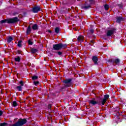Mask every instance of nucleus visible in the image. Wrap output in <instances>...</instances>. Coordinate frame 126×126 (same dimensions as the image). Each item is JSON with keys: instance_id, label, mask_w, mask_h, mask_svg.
I'll return each mask as SVG.
<instances>
[{"instance_id": "nucleus-32", "label": "nucleus", "mask_w": 126, "mask_h": 126, "mask_svg": "<svg viewBox=\"0 0 126 126\" xmlns=\"http://www.w3.org/2000/svg\"><path fill=\"white\" fill-rule=\"evenodd\" d=\"M63 54V53H62V52L61 51H59L58 52V54L59 55V56H61V55Z\"/></svg>"}, {"instance_id": "nucleus-12", "label": "nucleus", "mask_w": 126, "mask_h": 126, "mask_svg": "<svg viewBox=\"0 0 126 126\" xmlns=\"http://www.w3.org/2000/svg\"><path fill=\"white\" fill-rule=\"evenodd\" d=\"M77 41L78 42H80V43H82V42H83V36L80 35L79 36H78L77 38Z\"/></svg>"}, {"instance_id": "nucleus-3", "label": "nucleus", "mask_w": 126, "mask_h": 126, "mask_svg": "<svg viewBox=\"0 0 126 126\" xmlns=\"http://www.w3.org/2000/svg\"><path fill=\"white\" fill-rule=\"evenodd\" d=\"M27 123L26 119H19L17 122L13 124L11 126H22Z\"/></svg>"}, {"instance_id": "nucleus-14", "label": "nucleus", "mask_w": 126, "mask_h": 126, "mask_svg": "<svg viewBox=\"0 0 126 126\" xmlns=\"http://www.w3.org/2000/svg\"><path fill=\"white\" fill-rule=\"evenodd\" d=\"M122 20H123V18H122L121 17H117V22H118V23H120V22H121V21H122Z\"/></svg>"}, {"instance_id": "nucleus-16", "label": "nucleus", "mask_w": 126, "mask_h": 126, "mask_svg": "<svg viewBox=\"0 0 126 126\" xmlns=\"http://www.w3.org/2000/svg\"><path fill=\"white\" fill-rule=\"evenodd\" d=\"M30 32H31V27H30V26H29L27 30V33L29 34V33H30Z\"/></svg>"}, {"instance_id": "nucleus-2", "label": "nucleus", "mask_w": 126, "mask_h": 126, "mask_svg": "<svg viewBox=\"0 0 126 126\" xmlns=\"http://www.w3.org/2000/svg\"><path fill=\"white\" fill-rule=\"evenodd\" d=\"M54 50L56 51H59L61 50V49H64L67 47V45L66 44L59 43L54 44L53 45Z\"/></svg>"}, {"instance_id": "nucleus-23", "label": "nucleus", "mask_w": 126, "mask_h": 126, "mask_svg": "<svg viewBox=\"0 0 126 126\" xmlns=\"http://www.w3.org/2000/svg\"><path fill=\"white\" fill-rule=\"evenodd\" d=\"M32 80H37L38 79V76H33L32 77Z\"/></svg>"}, {"instance_id": "nucleus-1", "label": "nucleus", "mask_w": 126, "mask_h": 126, "mask_svg": "<svg viewBox=\"0 0 126 126\" xmlns=\"http://www.w3.org/2000/svg\"><path fill=\"white\" fill-rule=\"evenodd\" d=\"M18 18L17 17H14L13 18H10L6 20H2L0 21V23L1 24L3 23H9V24H12V23H15L19 21Z\"/></svg>"}, {"instance_id": "nucleus-38", "label": "nucleus", "mask_w": 126, "mask_h": 126, "mask_svg": "<svg viewBox=\"0 0 126 126\" xmlns=\"http://www.w3.org/2000/svg\"><path fill=\"white\" fill-rule=\"evenodd\" d=\"M118 119H120V117L119 116H117Z\"/></svg>"}, {"instance_id": "nucleus-28", "label": "nucleus", "mask_w": 126, "mask_h": 126, "mask_svg": "<svg viewBox=\"0 0 126 126\" xmlns=\"http://www.w3.org/2000/svg\"><path fill=\"white\" fill-rule=\"evenodd\" d=\"M29 45H33V42L31 40H29L28 41Z\"/></svg>"}, {"instance_id": "nucleus-29", "label": "nucleus", "mask_w": 126, "mask_h": 126, "mask_svg": "<svg viewBox=\"0 0 126 126\" xmlns=\"http://www.w3.org/2000/svg\"><path fill=\"white\" fill-rule=\"evenodd\" d=\"M116 111H117V113H118V114H119L120 112H119V111H120V107H116Z\"/></svg>"}, {"instance_id": "nucleus-13", "label": "nucleus", "mask_w": 126, "mask_h": 126, "mask_svg": "<svg viewBox=\"0 0 126 126\" xmlns=\"http://www.w3.org/2000/svg\"><path fill=\"white\" fill-rule=\"evenodd\" d=\"M33 30H38V25L37 24H35L32 26Z\"/></svg>"}, {"instance_id": "nucleus-15", "label": "nucleus", "mask_w": 126, "mask_h": 126, "mask_svg": "<svg viewBox=\"0 0 126 126\" xmlns=\"http://www.w3.org/2000/svg\"><path fill=\"white\" fill-rule=\"evenodd\" d=\"M13 40V38H12V37L11 36H9L7 40V43H11V41H12Z\"/></svg>"}, {"instance_id": "nucleus-17", "label": "nucleus", "mask_w": 126, "mask_h": 126, "mask_svg": "<svg viewBox=\"0 0 126 126\" xmlns=\"http://www.w3.org/2000/svg\"><path fill=\"white\" fill-rule=\"evenodd\" d=\"M37 49H34V48H32L31 50V53H32V54H35V53H37Z\"/></svg>"}, {"instance_id": "nucleus-26", "label": "nucleus", "mask_w": 126, "mask_h": 126, "mask_svg": "<svg viewBox=\"0 0 126 126\" xmlns=\"http://www.w3.org/2000/svg\"><path fill=\"white\" fill-rule=\"evenodd\" d=\"M51 108H52V105L49 104L48 105V109H49V111L50 112V113H52V109H51Z\"/></svg>"}, {"instance_id": "nucleus-36", "label": "nucleus", "mask_w": 126, "mask_h": 126, "mask_svg": "<svg viewBox=\"0 0 126 126\" xmlns=\"http://www.w3.org/2000/svg\"><path fill=\"white\" fill-rule=\"evenodd\" d=\"M63 1H62V2H60L61 3H63Z\"/></svg>"}, {"instance_id": "nucleus-11", "label": "nucleus", "mask_w": 126, "mask_h": 126, "mask_svg": "<svg viewBox=\"0 0 126 126\" xmlns=\"http://www.w3.org/2000/svg\"><path fill=\"white\" fill-rule=\"evenodd\" d=\"M111 62L113 64H120V59H114Z\"/></svg>"}, {"instance_id": "nucleus-25", "label": "nucleus", "mask_w": 126, "mask_h": 126, "mask_svg": "<svg viewBox=\"0 0 126 126\" xmlns=\"http://www.w3.org/2000/svg\"><path fill=\"white\" fill-rule=\"evenodd\" d=\"M19 82V83H20V86H21V87H22V86H24V84L23 83V81H20Z\"/></svg>"}, {"instance_id": "nucleus-19", "label": "nucleus", "mask_w": 126, "mask_h": 126, "mask_svg": "<svg viewBox=\"0 0 126 126\" xmlns=\"http://www.w3.org/2000/svg\"><path fill=\"white\" fill-rule=\"evenodd\" d=\"M104 8L105 10H108L109 8H110V6L107 4H106L105 5H104Z\"/></svg>"}, {"instance_id": "nucleus-37", "label": "nucleus", "mask_w": 126, "mask_h": 126, "mask_svg": "<svg viewBox=\"0 0 126 126\" xmlns=\"http://www.w3.org/2000/svg\"><path fill=\"white\" fill-rule=\"evenodd\" d=\"M123 116H125V117H126V115H123Z\"/></svg>"}, {"instance_id": "nucleus-27", "label": "nucleus", "mask_w": 126, "mask_h": 126, "mask_svg": "<svg viewBox=\"0 0 126 126\" xmlns=\"http://www.w3.org/2000/svg\"><path fill=\"white\" fill-rule=\"evenodd\" d=\"M7 125L6 123H1L0 124V126H5Z\"/></svg>"}, {"instance_id": "nucleus-24", "label": "nucleus", "mask_w": 126, "mask_h": 126, "mask_svg": "<svg viewBox=\"0 0 126 126\" xmlns=\"http://www.w3.org/2000/svg\"><path fill=\"white\" fill-rule=\"evenodd\" d=\"M12 106L14 107H16V106H17V103H16V101H13Z\"/></svg>"}, {"instance_id": "nucleus-7", "label": "nucleus", "mask_w": 126, "mask_h": 126, "mask_svg": "<svg viewBox=\"0 0 126 126\" xmlns=\"http://www.w3.org/2000/svg\"><path fill=\"white\" fill-rule=\"evenodd\" d=\"M115 32H116V29H112L111 30H108L107 32V36L108 37H110V36L115 34Z\"/></svg>"}, {"instance_id": "nucleus-22", "label": "nucleus", "mask_w": 126, "mask_h": 126, "mask_svg": "<svg viewBox=\"0 0 126 126\" xmlns=\"http://www.w3.org/2000/svg\"><path fill=\"white\" fill-rule=\"evenodd\" d=\"M21 43H22V41L21 40L19 41L18 42V47H19V48H21Z\"/></svg>"}, {"instance_id": "nucleus-8", "label": "nucleus", "mask_w": 126, "mask_h": 126, "mask_svg": "<svg viewBox=\"0 0 126 126\" xmlns=\"http://www.w3.org/2000/svg\"><path fill=\"white\" fill-rule=\"evenodd\" d=\"M40 10H41V8L39 7V6H35L33 7L32 9V11L33 12V13H37L39 12Z\"/></svg>"}, {"instance_id": "nucleus-9", "label": "nucleus", "mask_w": 126, "mask_h": 126, "mask_svg": "<svg viewBox=\"0 0 126 126\" xmlns=\"http://www.w3.org/2000/svg\"><path fill=\"white\" fill-rule=\"evenodd\" d=\"M92 60L93 62L94 63V64H98V57H97L96 56H94L92 58Z\"/></svg>"}, {"instance_id": "nucleus-35", "label": "nucleus", "mask_w": 126, "mask_h": 126, "mask_svg": "<svg viewBox=\"0 0 126 126\" xmlns=\"http://www.w3.org/2000/svg\"><path fill=\"white\" fill-rule=\"evenodd\" d=\"M91 43H94V40H91Z\"/></svg>"}, {"instance_id": "nucleus-21", "label": "nucleus", "mask_w": 126, "mask_h": 126, "mask_svg": "<svg viewBox=\"0 0 126 126\" xmlns=\"http://www.w3.org/2000/svg\"><path fill=\"white\" fill-rule=\"evenodd\" d=\"M15 62H17V63H19L20 62V57H17L15 58Z\"/></svg>"}, {"instance_id": "nucleus-30", "label": "nucleus", "mask_w": 126, "mask_h": 126, "mask_svg": "<svg viewBox=\"0 0 126 126\" xmlns=\"http://www.w3.org/2000/svg\"><path fill=\"white\" fill-rule=\"evenodd\" d=\"M90 33H91V34H93V33H94V30H92V29L90 30Z\"/></svg>"}, {"instance_id": "nucleus-18", "label": "nucleus", "mask_w": 126, "mask_h": 126, "mask_svg": "<svg viewBox=\"0 0 126 126\" xmlns=\"http://www.w3.org/2000/svg\"><path fill=\"white\" fill-rule=\"evenodd\" d=\"M16 89L18 91H22V87L20 86H17Z\"/></svg>"}, {"instance_id": "nucleus-5", "label": "nucleus", "mask_w": 126, "mask_h": 126, "mask_svg": "<svg viewBox=\"0 0 126 126\" xmlns=\"http://www.w3.org/2000/svg\"><path fill=\"white\" fill-rule=\"evenodd\" d=\"M91 1H92L89 0L85 1V4L82 5L83 8L88 9L91 6L90 3H91Z\"/></svg>"}, {"instance_id": "nucleus-20", "label": "nucleus", "mask_w": 126, "mask_h": 126, "mask_svg": "<svg viewBox=\"0 0 126 126\" xmlns=\"http://www.w3.org/2000/svg\"><path fill=\"white\" fill-rule=\"evenodd\" d=\"M55 33H57V34H59L60 33V28L58 27H57L55 28Z\"/></svg>"}, {"instance_id": "nucleus-31", "label": "nucleus", "mask_w": 126, "mask_h": 126, "mask_svg": "<svg viewBox=\"0 0 126 126\" xmlns=\"http://www.w3.org/2000/svg\"><path fill=\"white\" fill-rule=\"evenodd\" d=\"M39 83V82H34V84L35 85V86H37Z\"/></svg>"}, {"instance_id": "nucleus-4", "label": "nucleus", "mask_w": 126, "mask_h": 126, "mask_svg": "<svg viewBox=\"0 0 126 126\" xmlns=\"http://www.w3.org/2000/svg\"><path fill=\"white\" fill-rule=\"evenodd\" d=\"M71 79H66L63 82L64 84V86L63 88V89H65L67 87H70L72 85V83L71 82Z\"/></svg>"}, {"instance_id": "nucleus-6", "label": "nucleus", "mask_w": 126, "mask_h": 126, "mask_svg": "<svg viewBox=\"0 0 126 126\" xmlns=\"http://www.w3.org/2000/svg\"><path fill=\"white\" fill-rule=\"evenodd\" d=\"M109 97H110V95H109V94L104 95L103 99H101V101L102 106L105 105V103L107 102V100L109 99Z\"/></svg>"}, {"instance_id": "nucleus-10", "label": "nucleus", "mask_w": 126, "mask_h": 126, "mask_svg": "<svg viewBox=\"0 0 126 126\" xmlns=\"http://www.w3.org/2000/svg\"><path fill=\"white\" fill-rule=\"evenodd\" d=\"M90 105H92V106H95L96 104H98V102L95 101L94 99H92L89 101Z\"/></svg>"}, {"instance_id": "nucleus-34", "label": "nucleus", "mask_w": 126, "mask_h": 126, "mask_svg": "<svg viewBox=\"0 0 126 126\" xmlns=\"http://www.w3.org/2000/svg\"><path fill=\"white\" fill-rule=\"evenodd\" d=\"M48 32H49V33H50L51 34V33H52V32H51V30H48Z\"/></svg>"}, {"instance_id": "nucleus-33", "label": "nucleus", "mask_w": 126, "mask_h": 126, "mask_svg": "<svg viewBox=\"0 0 126 126\" xmlns=\"http://www.w3.org/2000/svg\"><path fill=\"white\" fill-rule=\"evenodd\" d=\"M2 115V111H0V116Z\"/></svg>"}]
</instances>
